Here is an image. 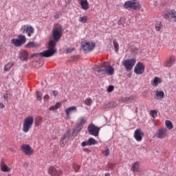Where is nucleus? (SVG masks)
<instances>
[{
	"instance_id": "f257e3e1",
	"label": "nucleus",
	"mask_w": 176,
	"mask_h": 176,
	"mask_svg": "<svg viewBox=\"0 0 176 176\" xmlns=\"http://www.w3.org/2000/svg\"><path fill=\"white\" fill-rule=\"evenodd\" d=\"M57 42H58V40H54V38L49 41L48 49L45 51L48 57H52L57 53V50L54 48L56 47V45H57Z\"/></svg>"
},
{
	"instance_id": "f03ea898",
	"label": "nucleus",
	"mask_w": 176,
	"mask_h": 176,
	"mask_svg": "<svg viewBox=\"0 0 176 176\" xmlns=\"http://www.w3.org/2000/svg\"><path fill=\"white\" fill-rule=\"evenodd\" d=\"M124 8L127 9V10H131V9H133V10H140L141 9V5L136 0H131L124 3Z\"/></svg>"
},
{
	"instance_id": "7ed1b4c3",
	"label": "nucleus",
	"mask_w": 176,
	"mask_h": 176,
	"mask_svg": "<svg viewBox=\"0 0 176 176\" xmlns=\"http://www.w3.org/2000/svg\"><path fill=\"white\" fill-rule=\"evenodd\" d=\"M61 34H63V26L58 23L52 30V38L54 41H60L61 39Z\"/></svg>"
},
{
	"instance_id": "20e7f679",
	"label": "nucleus",
	"mask_w": 176,
	"mask_h": 176,
	"mask_svg": "<svg viewBox=\"0 0 176 176\" xmlns=\"http://www.w3.org/2000/svg\"><path fill=\"white\" fill-rule=\"evenodd\" d=\"M33 124H34V117L28 116L23 122V131H24V133H28L30 130H31V128L32 127Z\"/></svg>"
},
{
	"instance_id": "39448f33",
	"label": "nucleus",
	"mask_w": 176,
	"mask_h": 176,
	"mask_svg": "<svg viewBox=\"0 0 176 176\" xmlns=\"http://www.w3.org/2000/svg\"><path fill=\"white\" fill-rule=\"evenodd\" d=\"M25 42H27V38H25V36L23 34H19L18 36V38H12L11 40V43L14 45L16 47H20L21 46H23Z\"/></svg>"
},
{
	"instance_id": "423d86ee",
	"label": "nucleus",
	"mask_w": 176,
	"mask_h": 176,
	"mask_svg": "<svg viewBox=\"0 0 176 176\" xmlns=\"http://www.w3.org/2000/svg\"><path fill=\"white\" fill-rule=\"evenodd\" d=\"M137 60L134 58L124 60L122 63V65L126 68V71H131L134 65H135Z\"/></svg>"
},
{
	"instance_id": "0eeeda50",
	"label": "nucleus",
	"mask_w": 176,
	"mask_h": 176,
	"mask_svg": "<svg viewBox=\"0 0 176 176\" xmlns=\"http://www.w3.org/2000/svg\"><path fill=\"white\" fill-rule=\"evenodd\" d=\"M81 47L82 48V50L84 53H90L96 47V43L91 42H85L81 43Z\"/></svg>"
},
{
	"instance_id": "6e6552de",
	"label": "nucleus",
	"mask_w": 176,
	"mask_h": 176,
	"mask_svg": "<svg viewBox=\"0 0 176 176\" xmlns=\"http://www.w3.org/2000/svg\"><path fill=\"white\" fill-rule=\"evenodd\" d=\"M109 65L108 62H102L99 65V67H95L94 71L98 72V74H101L104 75L107 72V69Z\"/></svg>"
},
{
	"instance_id": "1a4fd4ad",
	"label": "nucleus",
	"mask_w": 176,
	"mask_h": 176,
	"mask_svg": "<svg viewBox=\"0 0 176 176\" xmlns=\"http://www.w3.org/2000/svg\"><path fill=\"white\" fill-rule=\"evenodd\" d=\"M88 133L90 135L98 137V134H100V128L94 124H91L88 126Z\"/></svg>"
},
{
	"instance_id": "9d476101",
	"label": "nucleus",
	"mask_w": 176,
	"mask_h": 176,
	"mask_svg": "<svg viewBox=\"0 0 176 176\" xmlns=\"http://www.w3.org/2000/svg\"><path fill=\"white\" fill-rule=\"evenodd\" d=\"M135 74L137 75H141L145 72V67L144 66V63L139 62L134 68Z\"/></svg>"
},
{
	"instance_id": "9b49d317",
	"label": "nucleus",
	"mask_w": 176,
	"mask_h": 176,
	"mask_svg": "<svg viewBox=\"0 0 176 176\" xmlns=\"http://www.w3.org/2000/svg\"><path fill=\"white\" fill-rule=\"evenodd\" d=\"M69 134H71V129H67L63 137L60 140V146L64 148L67 144V141L69 140Z\"/></svg>"
},
{
	"instance_id": "f8f14e48",
	"label": "nucleus",
	"mask_w": 176,
	"mask_h": 176,
	"mask_svg": "<svg viewBox=\"0 0 176 176\" xmlns=\"http://www.w3.org/2000/svg\"><path fill=\"white\" fill-rule=\"evenodd\" d=\"M21 149L23 152H24V153L27 155V156H31V155L34 153V150H32L31 146L28 144H23L21 146Z\"/></svg>"
},
{
	"instance_id": "ddd939ff",
	"label": "nucleus",
	"mask_w": 176,
	"mask_h": 176,
	"mask_svg": "<svg viewBox=\"0 0 176 176\" xmlns=\"http://www.w3.org/2000/svg\"><path fill=\"white\" fill-rule=\"evenodd\" d=\"M145 135L144 134V132L141 130V129H138L135 131L134 133V137L136 141H138V142H141L142 141V138Z\"/></svg>"
},
{
	"instance_id": "4468645a",
	"label": "nucleus",
	"mask_w": 176,
	"mask_h": 176,
	"mask_svg": "<svg viewBox=\"0 0 176 176\" xmlns=\"http://www.w3.org/2000/svg\"><path fill=\"white\" fill-rule=\"evenodd\" d=\"M49 174L52 176H60L61 175V170H60L58 168L50 166L49 168Z\"/></svg>"
},
{
	"instance_id": "2eb2a0df",
	"label": "nucleus",
	"mask_w": 176,
	"mask_h": 176,
	"mask_svg": "<svg viewBox=\"0 0 176 176\" xmlns=\"http://www.w3.org/2000/svg\"><path fill=\"white\" fill-rule=\"evenodd\" d=\"M176 16V12L174 10L166 11L164 14V19L166 20H171V19H174Z\"/></svg>"
},
{
	"instance_id": "dca6fc26",
	"label": "nucleus",
	"mask_w": 176,
	"mask_h": 176,
	"mask_svg": "<svg viewBox=\"0 0 176 176\" xmlns=\"http://www.w3.org/2000/svg\"><path fill=\"white\" fill-rule=\"evenodd\" d=\"M166 135H167V129L162 128L158 130V132L157 133V138H160L162 140V138H164Z\"/></svg>"
},
{
	"instance_id": "f3484780",
	"label": "nucleus",
	"mask_w": 176,
	"mask_h": 176,
	"mask_svg": "<svg viewBox=\"0 0 176 176\" xmlns=\"http://www.w3.org/2000/svg\"><path fill=\"white\" fill-rule=\"evenodd\" d=\"M19 58L21 61H28V52L22 51L19 54Z\"/></svg>"
},
{
	"instance_id": "a211bd4d",
	"label": "nucleus",
	"mask_w": 176,
	"mask_h": 176,
	"mask_svg": "<svg viewBox=\"0 0 176 176\" xmlns=\"http://www.w3.org/2000/svg\"><path fill=\"white\" fill-rule=\"evenodd\" d=\"M82 129H83V126L77 125V126H76L73 129V131L72 133V136L76 137V135H78V134H79Z\"/></svg>"
},
{
	"instance_id": "6ab92c4d",
	"label": "nucleus",
	"mask_w": 176,
	"mask_h": 176,
	"mask_svg": "<svg viewBox=\"0 0 176 176\" xmlns=\"http://www.w3.org/2000/svg\"><path fill=\"white\" fill-rule=\"evenodd\" d=\"M80 2V6L83 10H87L89 9V2L87 0H79Z\"/></svg>"
},
{
	"instance_id": "aec40b11",
	"label": "nucleus",
	"mask_w": 176,
	"mask_h": 176,
	"mask_svg": "<svg viewBox=\"0 0 176 176\" xmlns=\"http://www.w3.org/2000/svg\"><path fill=\"white\" fill-rule=\"evenodd\" d=\"M76 111H77L76 107L72 106V107H70L65 109V113H66V115L68 116V115H71V113H72V112H76Z\"/></svg>"
},
{
	"instance_id": "412c9836",
	"label": "nucleus",
	"mask_w": 176,
	"mask_h": 176,
	"mask_svg": "<svg viewBox=\"0 0 176 176\" xmlns=\"http://www.w3.org/2000/svg\"><path fill=\"white\" fill-rule=\"evenodd\" d=\"M34 57H45L46 58H49L48 55L46 54L45 51L37 54H33L32 58Z\"/></svg>"
},
{
	"instance_id": "4be33fe9",
	"label": "nucleus",
	"mask_w": 176,
	"mask_h": 176,
	"mask_svg": "<svg viewBox=\"0 0 176 176\" xmlns=\"http://www.w3.org/2000/svg\"><path fill=\"white\" fill-rule=\"evenodd\" d=\"M105 74L110 75V76L113 75V74H115V68H113L112 66L109 65Z\"/></svg>"
},
{
	"instance_id": "5701e85b",
	"label": "nucleus",
	"mask_w": 176,
	"mask_h": 176,
	"mask_svg": "<svg viewBox=\"0 0 176 176\" xmlns=\"http://www.w3.org/2000/svg\"><path fill=\"white\" fill-rule=\"evenodd\" d=\"M1 170L3 173H9V171H10V168L3 162L1 163Z\"/></svg>"
},
{
	"instance_id": "b1692460",
	"label": "nucleus",
	"mask_w": 176,
	"mask_h": 176,
	"mask_svg": "<svg viewBox=\"0 0 176 176\" xmlns=\"http://www.w3.org/2000/svg\"><path fill=\"white\" fill-rule=\"evenodd\" d=\"M155 96L157 100H162L164 98V92L163 91H157L155 93Z\"/></svg>"
},
{
	"instance_id": "393cba45",
	"label": "nucleus",
	"mask_w": 176,
	"mask_h": 176,
	"mask_svg": "<svg viewBox=\"0 0 176 176\" xmlns=\"http://www.w3.org/2000/svg\"><path fill=\"white\" fill-rule=\"evenodd\" d=\"M174 63H175V58H169V59L165 63V67H172Z\"/></svg>"
},
{
	"instance_id": "a878e982",
	"label": "nucleus",
	"mask_w": 176,
	"mask_h": 176,
	"mask_svg": "<svg viewBox=\"0 0 176 176\" xmlns=\"http://www.w3.org/2000/svg\"><path fill=\"white\" fill-rule=\"evenodd\" d=\"M162 82V79L159 77H155L153 80L151 82L152 86H157L159 83Z\"/></svg>"
},
{
	"instance_id": "bb28decb",
	"label": "nucleus",
	"mask_w": 176,
	"mask_h": 176,
	"mask_svg": "<svg viewBox=\"0 0 176 176\" xmlns=\"http://www.w3.org/2000/svg\"><path fill=\"white\" fill-rule=\"evenodd\" d=\"M34 30L32 26H27L26 27V34H28V36H31L32 34H34Z\"/></svg>"
},
{
	"instance_id": "cd10ccee",
	"label": "nucleus",
	"mask_w": 176,
	"mask_h": 176,
	"mask_svg": "<svg viewBox=\"0 0 176 176\" xmlns=\"http://www.w3.org/2000/svg\"><path fill=\"white\" fill-rule=\"evenodd\" d=\"M140 168V162H136L132 165V170L133 173H138V168Z\"/></svg>"
},
{
	"instance_id": "c85d7f7f",
	"label": "nucleus",
	"mask_w": 176,
	"mask_h": 176,
	"mask_svg": "<svg viewBox=\"0 0 176 176\" xmlns=\"http://www.w3.org/2000/svg\"><path fill=\"white\" fill-rule=\"evenodd\" d=\"M165 124L167 129H168V130H173V129L174 128V126L173 125V122H171V121L170 120H166L165 122Z\"/></svg>"
},
{
	"instance_id": "c756f323",
	"label": "nucleus",
	"mask_w": 176,
	"mask_h": 176,
	"mask_svg": "<svg viewBox=\"0 0 176 176\" xmlns=\"http://www.w3.org/2000/svg\"><path fill=\"white\" fill-rule=\"evenodd\" d=\"M61 107V103L58 102L54 106H52L49 108L50 111H56V109H58Z\"/></svg>"
},
{
	"instance_id": "7c9ffc66",
	"label": "nucleus",
	"mask_w": 176,
	"mask_h": 176,
	"mask_svg": "<svg viewBox=\"0 0 176 176\" xmlns=\"http://www.w3.org/2000/svg\"><path fill=\"white\" fill-rule=\"evenodd\" d=\"M38 43L35 42H29L25 45V47H37Z\"/></svg>"
},
{
	"instance_id": "2f4dec72",
	"label": "nucleus",
	"mask_w": 176,
	"mask_h": 176,
	"mask_svg": "<svg viewBox=\"0 0 176 176\" xmlns=\"http://www.w3.org/2000/svg\"><path fill=\"white\" fill-rule=\"evenodd\" d=\"M118 106V103L116 102H109L107 104H106L107 108H115V107Z\"/></svg>"
},
{
	"instance_id": "473e14b6",
	"label": "nucleus",
	"mask_w": 176,
	"mask_h": 176,
	"mask_svg": "<svg viewBox=\"0 0 176 176\" xmlns=\"http://www.w3.org/2000/svg\"><path fill=\"white\" fill-rule=\"evenodd\" d=\"M113 45L114 46L115 52L118 53V52H119V44L118 43V41H116V39H114L113 41Z\"/></svg>"
},
{
	"instance_id": "72a5a7b5",
	"label": "nucleus",
	"mask_w": 176,
	"mask_h": 176,
	"mask_svg": "<svg viewBox=\"0 0 176 176\" xmlns=\"http://www.w3.org/2000/svg\"><path fill=\"white\" fill-rule=\"evenodd\" d=\"M96 140L93 138H89L88 141H87V143H88V145L89 146H91V145H96Z\"/></svg>"
},
{
	"instance_id": "f704fd0d",
	"label": "nucleus",
	"mask_w": 176,
	"mask_h": 176,
	"mask_svg": "<svg viewBox=\"0 0 176 176\" xmlns=\"http://www.w3.org/2000/svg\"><path fill=\"white\" fill-rule=\"evenodd\" d=\"M12 67H13V63H8L7 65H5L4 67V71H10V69H12Z\"/></svg>"
},
{
	"instance_id": "c9c22d12",
	"label": "nucleus",
	"mask_w": 176,
	"mask_h": 176,
	"mask_svg": "<svg viewBox=\"0 0 176 176\" xmlns=\"http://www.w3.org/2000/svg\"><path fill=\"white\" fill-rule=\"evenodd\" d=\"M36 97L38 101H42V94L39 91H36Z\"/></svg>"
},
{
	"instance_id": "e433bc0d",
	"label": "nucleus",
	"mask_w": 176,
	"mask_h": 176,
	"mask_svg": "<svg viewBox=\"0 0 176 176\" xmlns=\"http://www.w3.org/2000/svg\"><path fill=\"white\" fill-rule=\"evenodd\" d=\"M150 115H151V116H152V118H153L155 119V118L157 117V111H156V110H151L150 111Z\"/></svg>"
},
{
	"instance_id": "4c0bfd02",
	"label": "nucleus",
	"mask_w": 176,
	"mask_h": 176,
	"mask_svg": "<svg viewBox=\"0 0 176 176\" xmlns=\"http://www.w3.org/2000/svg\"><path fill=\"white\" fill-rule=\"evenodd\" d=\"M79 21L80 23H87V16H80Z\"/></svg>"
},
{
	"instance_id": "58836bf2",
	"label": "nucleus",
	"mask_w": 176,
	"mask_h": 176,
	"mask_svg": "<svg viewBox=\"0 0 176 176\" xmlns=\"http://www.w3.org/2000/svg\"><path fill=\"white\" fill-rule=\"evenodd\" d=\"M86 123V120L84 118H81V120L77 122V126H83Z\"/></svg>"
},
{
	"instance_id": "ea45409f",
	"label": "nucleus",
	"mask_w": 176,
	"mask_h": 176,
	"mask_svg": "<svg viewBox=\"0 0 176 176\" xmlns=\"http://www.w3.org/2000/svg\"><path fill=\"white\" fill-rule=\"evenodd\" d=\"M92 102L93 101L91 100V98H87L85 100V104H86V105H88V107H90Z\"/></svg>"
},
{
	"instance_id": "a19ab883",
	"label": "nucleus",
	"mask_w": 176,
	"mask_h": 176,
	"mask_svg": "<svg viewBox=\"0 0 176 176\" xmlns=\"http://www.w3.org/2000/svg\"><path fill=\"white\" fill-rule=\"evenodd\" d=\"M109 148H105L104 151H102V154L104 155V156H109Z\"/></svg>"
},
{
	"instance_id": "79ce46f5",
	"label": "nucleus",
	"mask_w": 176,
	"mask_h": 176,
	"mask_svg": "<svg viewBox=\"0 0 176 176\" xmlns=\"http://www.w3.org/2000/svg\"><path fill=\"white\" fill-rule=\"evenodd\" d=\"M113 89H115V87L113 85H110L107 88L108 93H111V91H113Z\"/></svg>"
},
{
	"instance_id": "37998d69",
	"label": "nucleus",
	"mask_w": 176,
	"mask_h": 176,
	"mask_svg": "<svg viewBox=\"0 0 176 176\" xmlns=\"http://www.w3.org/2000/svg\"><path fill=\"white\" fill-rule=\"evenodd\" d=\"M43 100L44 101H49V100H50V96H49V94H45L43 96Z\"/></svg>"
},
{
	"instance_id": "c03bdc74",
	"label": "nucleus",
	"mask_w": 176,
	"mask_h": 176,
	"mask_svg": "<svg viewBox=\"0 0 176 176\" xmlns=\"http://www.w3.org/2000/svg\"><path fill=\"white\" fill-rule=\"evenodd\" d=\"M21 31H22L23 34H25V32H27V26H22Z\"/></svg>"
},
{
	"instance_id": "a18cd8bd",
	"label": "nucleus",
	"mask_w": 176,
	"mask_h": 176,
	"mask_svg": "<svg viewBox=\"0 0 176 176\" xmlns=\"http://www.w3.org/2000/svg\"><path fill=\"white\" fill-rule=\"evenodd\" d=\"M75 50L74 48H67L66 49V54H68L69 53H72V52H74Z\"/></svg>"
},
{
	"instance_id": "49530a36",
	"label": "nucleus",
	"mask_w": 176,
	"mask_h": 176,
	"mask_svg": "<svg viewBox=\"0 0 176 176\" xmlns=\"http://www.w3.org/2000/svg\"><path fill=\"white\" fill-rule=\"evenodd\" d=\"M160 29H161V28H160V23H156V24H155V30H156L157 31H160Z\"/></svg>"
},
{
	"instance_id": "de8ad7c7",
	"label": "nucleus",
	"mask_w": 176,
	"mask_h": 176,
	"mask_svg": "<svg viewBox=\"0 0 176 176\" xmlns=\"http://www.w3.org/2000/svg\"><path fill=\"white\" fill-rule=\"evenodd\" d=\"M52 94L54 97H57V96H58V91H57V90L53 91Z\"/></svg>"
},
{
	"instance_id": "09e8293b",
	"label": "nucleus",
	"mask_w": 176,
	"mask_h": 176,
	"mask_svg": "<svg viewBox=\"0 0 176 176\" xmlns=\"http://www.w3.org/2000/svg\"><path fill=\"white\" fill-rule=\"evenodd\" d=\"M79 168H80V166L79 165L74 166V170L76 173L79 170Z\"/></svg>"
},
{
	"instance_id": "8fccbe9b",
	"label": "nucleus",
	"mask_w": 176,
	"mask_h": 176,
	"mask_svg": "<svg viewBox=\"0 0 176 176\" xmlns=\"http://www.w3.org/2000/svg\"><path fill=\"white\" fill-rule=\"evenodd\" d=\"M3 98L6 101H8L9 100V96H8V94L6 95H3Z\"/></svg>"
},
{
	"instance_id": "3c124183",
	"label": "nucleus",
	"mask_w": 176,
	"mask_h": 176,
	"mask_svg": "<svg viewBox=\"0 0 176 176\" xmlns=\"http://www.w3.org/2000/svg\"><path fill=\"white\" fill-rule=\"evenodd\" d=\"M54 17L56 19H58V17H60V14H58V12H56Z\"/></svg>"
},
{
	"instance_id": "603ef678",
	"label": "nucleus",
	"mask_w": 176,
	"mask_h": 176,
	"mask_svg": "<svg viewBox=\"0 0 176 176\" xmlns=\"http://www.w3.org/2000/svg\"><path fill=\"white\" fill-rule=\"evenodd\" d=\"M81 145H82V146H86V145H89V143H87V141H86V142H82L81 143Z\"/></svg>"
},
{
	"instance_id": "864d4df0",
	"label": "nucleus",
	"mask_w": 176,
	"mask_h": 176,
	"mask_svg": "<svg viewBox=\"0 0 176 176\" xmlns=\"http://www.w3.org/2000/svg\"><path fill=\"white\" fill-rule=\"evenodd\" d=\"M129 100H130V98L129 97L123 98L122 101L125 102L126 101H129Z\"/></svg>"
},
{
	"instance_id": "5fc2aeb1",
	"label": "nucleus",
	"mask_w": 176,
	"mask_h": 176,
	"mask_svg": "<svg viewBox=\"0 0 176 176\" xmlns=\"http://www.w3.org/2000/svg\"><path fill=\"white\" fill-rule=\"evenodd\" d=\"M5 108V104L3 103L0 102V109H3Z\"/></svg>"
},
{
	"instance_id": "6e6d98bb",
	"label": "nucleus",
	"mask_w": 176,
	"mask_h": 176,
	"mask_svg": "<svg viewBox=\"0 0 176 176\" xmlns=\"http://www.w3.org/2000/svg\"><path fill=\"white\" fill-rule=\"evenodd\" d=\"M23 167H25V168H27V167H28V163L25 162V163L23 164Z\"/></svg>"
},
{
	"instance_id": "4d7b16f0",
	"label": "nucleus",
	"mask_w": 176,
	"mask_h": 176,
	"mask_svg": "<svg viewBox=\"0 0 176 176\" xmlns=\"http://www.w3.org/2000/svg\"><path fill=\"white\" fill-rule=\"evenodd\" d=\"M104 175H105V176H110L111 174H110L109 173H106Z\"/></svg>"
},
{
	"instance_id": "13d9d810",
	"label": "nucleus",
	"mask_w": 176,
	"mask_h": 176,
	"mask_svg": "<svg viewBox=\"0 0 176 176\" xmlns=\"http://www.w3.org/2000/svg\"><path fill=\"white\" fill-rule=\"evenodd\" d=\"M72 58L73 60H75V58H76V56H73Z\"/></svg>"
},
{
	"instance_id": "bf43d9fd",
	"label": "nucleus",
	"mask_w": 176,
	"mask_h": 176,
	"mask_svg": "<svg viewBox=\"0 0 176 176\" xmlns=\"http://www.w3.org/2000/svg\"><path fill=\"white\" fill-rule=\"evenodd\" d=\"M72 1L71 0H68V3H71Z\"/></svg>"
},
{
	"instance_id": "052dcab7",
	"label": "nucleus",
	"mask_w": 176,
	"mask_h": 176,
	"mask_svg": "<svg viewBox=\"0 0 176 176\" xmlns=\"http://www.w3.org/2000/svg\"><path fill=\"white\" fill-rule=\"evenodd\" d=\"M12 152H14V150H12Z\"/></svg>"
}]
</instances>
